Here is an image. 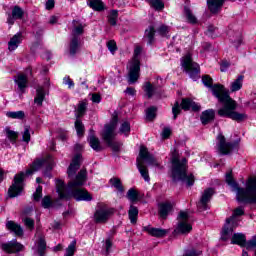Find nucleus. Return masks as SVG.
I'll use <instances>...</instances> for the list:
<instances>
[{
	"instance_id": "nucleus-32",
	"label": "nucleus",
	"mask_w": 256,
	"mask_h": 256,
	"mask_svg": "<svg viewBox=\"0 0 256 256\" xmlns=\"http://www.w3.org/2000/svg\"><path fill=\"white\" fill-rule=\"evenodd\" d=\"M171 209H173V206H171L170 203L161 204L159 208L160 217H162V219H167V215H169Z\"/></svg>"
},
{
	"instance_id": "nucleus-38",
	"label": "nucleus",
	"mask_w": 256,
	"mask_h": 256,
	"mask_svg": "<svg viewBox=\"0 0 256 256\" xmlns=\"http://www.w3.org/2000/svg\"><path fill=\"white\" fill-rule=\"evenodd\" d=\"M184 13L188 23H191L192 25H195L197 23V17H195V15L191 11V9H189V7L184 8Z\"/></svg>"
},
{
	"instance_id": "nucleus-10",
	"label": "nucleus",
	"mask_w": 256,
	"mask_h": 256,
	"mask_svg": "<svg viewBox=\"0 0 256 256\" xmlns=\"http://www.w3.org/2000/svg\"><path fill=\"white\" fill-rule=\"evenodd\" d=\"M117 123H119V116L117 115V112H114L112 114V120L109 124L104 126V130L102 132V139L105 141V143L113 141V139H115L117 136V133H115V129H117Z\"/></svg>"
},
{
	"instance_id": "nucleus-28",
	"label": "nucleus",
	"mask_w": 256,
	"mask_h": 256,
	"mask_svg": "<svg viewBox=\"0 0 256 256\" xmlns=\"http://www.w3.org/2000/svg\"><path fill=\"white\" fill-rule=\"evenodd\" d=\"M43 101H45V89L39 86L36 89V97L34 98V103L41 107V105H43Z\"/></svg>"
},
{
	"instance_id": "nucleus-17",
	"label": "nucleus",
	"mask_w": 256,
	"mask_h": 256,
	"mask_svg": "<svg viewBox=\"0 0 256 256\" xmlns=\"http://www.w3.org/2000/svg\"><path fill=\"white\" fill-rule=\"evenodd\" d=\"M2 249L6 253H19V251H23V244L14 239L8 243L2 244Z\"/></svg>"
},
{
	"instance_id": "nucleus-14",
	"label": "nucleus",
	"mask_w": 256,
	"mask_h": 256,
	"mask_svg": "<svg viewBox=\"0 0 256 256\" xmlns=\"http://www.w3.org/2000/svg\"><path fill=\"white\" fill-rule=\"evenodd\" d=\"M213 195H215V190H213V188L204 190L200 201L197 203V207L200 211H207V209H209V202L211 201Z\"/></svg>"
},
{
	"instance_id": "nucleus-30",
	"label": "nucleus",
	"mask_w": 256,
	"mask_h": 256,
	"mask_svg": "<svg viewBox=\"0 0 256 256\" xmlns=\"http://www.w3.org/2000/svg\"><path fill=\"white\" fill-rule=\"evenodd\" d=\"M144 39L147 40L148 45L155 43V27L150 26L145 30Z\"/></svg>"
},
{
	"instance_id": "nucleus-53",
	"label": "nucleus",
	"mask_w": 256,
	"mask_h": 256,
	"mask_svg": "<svg viewBox=\"0 0 256 256\" xmlns=\"http://www.w3.org/2000/svg\"><path fill=\"white\" fill-rule=\"evenodd\" d=\"M29 129V126H25L24 128L23 141H25V143H29L31 141V132L29 131Z\"/></svg>"
},
{
	"instance_id": "nucleus-59",
	"label": "nucleus",
	"mask_w": 256,
	"mask_h": 256,
	"mask_svg": "<svg viewBox=\"0 0 256 256\" xmlns=\"http://www.w3.org/2000/svg\"><path fill=\"white\" fill-rule=\"evenodd\" d=\"M64 85H68L69 89H72V87H75V83L69 76H66L63 78Z\"/></svg>"
},
{
	"instance_id": "nucleus-11",
	"label": "nucleus",
	"mask_w": 256,
	"mask_h": 256,
	"mask_svg": "<svg viewBox=\"0 0 256 256\" xmlns=\"http://www.w3.org/2000/svg\"><path fill=\"white\" fill-rule=\"evenodd\" d=\"M115 214V209L109 208L105 204H99L94 213V221L96 223H107Z\"/></svg>"
},
{
	"instance_id": "nucleus-61",
	"label": "nucleus",
	"mask_w": 256,
	"mask_h": 256,
	"mask_svg": "<svg viewBox=\"0 0 256 256\" xmlns=\"http://www.w3.org/2000/svg\"><path fill=\"white\" fill-rule=\"evenodd\" d=\"M230 66H231V64H230L229 62L224 61V62H222V64H221L220 71H221L222 73H225V71H227V69H229Z\"/></svg>"
},
{
	"instance_id": "nucleus-45",
	"label": "nucleus",
	"mask_w": 256,
	"mask_h": 256,
	"mask_svg": "<svg viewBox=\"0 0 256 256\" xmlns=\"http://www.w3.org/2000/svg\"><path fill=\"white\" fill-rule=\"evenodd\" d=\"M77 247V240H73L69 246L66 248V254L65 256H73L75 255V251H76V248Z\"/></svg>"
},
{
	"instance_id": "nucleus-18",
	"label": "nucleus",
	"mask_w": 256,
	"mask_h": 256,
	"mask_svg": "<svg viewBox=\"0 0 256 256\" xmlns=\"http://www.w3.org/2000/svg\"><path fill=\"white\" fill-rule=\"evenodd\" d=\"M51 163L50 158L47 159H38L33 162L30 166V169L26 170V175H33L35 171H39L44 165H49Z\"/></svg>"
},
{
	"instance_id": "nucleus-25",
	"label": "nucleus",
	"mask_w": 256,
	"mask_h": 256,
	"mask_svg": "<svg viewBox=\"0 0 256 256\" xmlns=\"http://www.w3.org/2000/svg\"><path fill=\"white\" fill-rule=\"evenodd\" d=\"M14 81L18 85V89L21 93H25V89H27V75L18 74Z\"/></svg>"
},
{
	"instance_id": "nucleus-22",
	"label": "nucleus",
	"mask_w": 256,
	"mask_h": 256,
	"mask_svg": "<svg viewBox=\"0 0 256 256\" xmlns=\"http://www.w3.org/2000/svg\"><path fill=\"white\" fill-rule=\"evenodd\" d=\"M247 238L245 237V234L243 233H236L232 236V244L233 245H239L240 247H246L247 249Z\"/></svg>"
},
{
	"instance_id": "nucleus-62",
	"label": "nucleus",
	"mask_w": 256,
	"mask_h": 256,
	"mask_svg": "<svg viewBox=\"0 0 256 256\" xmlns=\"http://www.w3.org/2000/svg\"><path fill=\"white\" fill-rule=\"evenodd\" d=\"M92 101L93 103H101V95L94 93L92 94Z\"/></svg>"
},
{
	"instance_id": "nucleus-46",
	"label": "nucleus",
	"mask_w": 256,
	"mask_h": 256,
	"mask_svg": "<svg viewBox=\"0 0 256 256\" xmlns=\"http://www.w3.org/2000/svg\"><path fill=\"white\" fill-rule=\"evenodd\" d=\"M5 131H6V136L9 139V141H11V143H15L17 141V137H19V133L15 132L9 128H6Z\"/></svg>"
},
{
	"instance_id": "nucleus-47",
	"label": "nucleus",
	"mask_w": 256,
	"mask_h": 256,
	"mask_svg": "<svg viewBox=\"0 0 256 256\" xmlns=\"http://www.w3.org/2000/svg\"><path fill=\"white\" fill-rule=\"evenodd\" d=\"M6 115L10 119H25V112L21 110L16 112H7Z\"/></svg>"
},
{
	"instance_id": "nucleus-50",
	"label": "nucleus",
	"mask_w": 256,
	"mask_h": 256,
	"mask_svg": "<svg viewBox=\"0 0 256 256\" xmlns=\"http://www.w3.org/2000/svg\"><path fill=\"white\" fill-rule=\"evenodd\" d=\"M131 131V124L129 122H123L120 126V133H123L124 135H129Z\"/></svg>"
},
{
	"instance_id": "nucleus-51",
	"label": "nucleus",
	"mask_w": 256,
	"mask_h": 256,
	"mask_svg": "<svg viewBox=\"0 0 256 256\" xmlns=\"http://www.w3.org/2000/svg\"><path fill=\"white\" fill-rule=\"evenodd\" d=\"M41 197H43V187L38 186L33 194L34 201H41Z\"/></svg>"
},
{
	"instance_id": "nucleus-27",
	"label": "nucleus",
	"mask_w": 256,
	"mask_h": 256,
	"mask_svg": "<svg viewBox=\"0 0 256 256\" xmlns=\"http://www.w3.org/2000/svg\"><path fill=\"white\" fill-rule=\"evenodd\" d=\"M193 227L188 222L180 221L178 222V226L176 228V233H181L182 235H187V233H191Z\"/></svg>"
},
{
	"instance_id": "nucleus-42",
	"label": "nucleus",
	"mask_w": 256,
	"mask_h": 256,
	"mask_svg": "<svg viewBox=\"0 0 256 256\" xmlns=\"http://www.w3.org/2000/svg\"><path fill=\"white\" fill-rule=\"evenodd\" d=\"M110 183L112 187H115V189H117V191H119L120 193H123L124 189H123V184L121 183V179L112 178L110 179Z\"/></svg>"
},
{
	"instance_id": "nucleus-3",
	"label": "nucleus",
	"mask_w": 256,
	"mask_h": 256,
	"mask_svg": "<svg viewBox=\"0 0 256 256\" xmlns=\"http://www.w3.org/2000/svg\"><path fill=\"white\" fill-rule=\"evenodd\" d=\"M226 183L236 191V199L240 203H256V178H249L246 183V189L239 187V184L233 180L231 172L226 174Z\"/></svg>"
},
{
	"instance_id": "nucleus-37",
	"label": "nucleus",
	"mask_w": 256,
	"mask_h": 256,
	"mask_svg": "<svg viewBox=\"0 0 256 256\" xmlns=\"http://www.w3.org/2000/svg\"><path fill=\"white\" fill-rule=\"evenodd\" d=\"M75 129L78 137H83V135H85V125L79 118L75 121Z\"/></svg>"
},
{
	"instance_id": "nucleus-41",
	"label": "nucleus",
	"mask_w": 256,
	"mask_h": 256,
	"mask_svg": "<svg viewBox=\"0 0 256 256\" xmlns=\"http://www.w3.org/2000/svg\"><path fill=\"white\" fill-rule=\"evenodd\" d=\"M113 247V238L109 237L105 240L103 255L108 256Z\"/></svg>"
},
{
	"instance_id": "nucleus-44",
	"label": "nucleus",
	"mask_w": 256,
	"mask_h": 256,
	"mask_svg": "<svg viewBox=\"0 0 256 256\" xmlns=\"http://www.w3.org/2000/svg\"><path fill=\"white\" fill-rule=\"evenodd\" d=\"M22 221H23L25 227L27 229H29V231H33L35 229V220H33L32 218H30V217H23Z\"/></svg>"
},
{
	"instance_id": "nucleus-55",
	"label": "nucleus",
	"mask_w": 256,
	"mask_h": 256,
	"mask_svg": "<svg viewBox=\"0 0 256 256\" xmlns=\"http://www.w3.org/2000/svg\"><path fill=\"white\" fill-rule=\"evenodd\" d=\"M236 37V38H235ZM230 41H232V43H234L236 46H239V44L241 43V41H243V38L241 36V33H236L235 36L230 38Z\"/></svg>"
},
{
	"instance_id": "nucleus-8",
	"label": "nucleus",
	"mask_w": 256,
	"mask_h": 256,
	"mask_svg": "<svg viewBox=\"0 0 256 256\" xmlns=\"http://www.w3.org/2000/svg\"><path fill=\"white\" fill-rule=\"evenodd\" d=\"M182 67L186 73H188L190 79L197 81L199 79V72L201 69L199 68V64L193 62V58H191V54H187L182 58Z\"/></svg>"
},
{
	"instance_id": "nucleus-19",
	"label": "nucleus",
	"mask_w": 256,
	"mask_h": 256,
	"mask_svg": "<svg viewBox=\"0 0 256 256\" xmlns=\"http://www.w3.org/2000/svg\"><path fill=\"white\" fill-rule=\"evenodd\" d=\"M80 167H81V154H77L72 159V163L68 168V176L73 177V175H75V173L79 171Z\"/></svg>"
},
{
	"instance_id": "nucleus-26",
	"label": "nucleus",
	"mask_w": 256,
	"mask_h": 256,
	"mask_svg": "<svg viewBox=\"0 0 256 256\" xmlns=\"http://www.w3.org/2000/svg\"><path fill=\"white\" fill-rule=\"evenodd\" d=\"M37 247V253L39 256L45 255V250L47 249V242L45 241V236H39L38 241L35 243Z\"/></svg>"
},
{
	"instance_id": "nucleus-56",
	"label": "nucleus",
	"mask_w": 256,
	"mask_h": 256,
	"mask_svg": "<svg viewBox=\"0 0 256 256\" xmlns=\"http://www.w3.org/2000/svg\"><path fill=\"white\" fill-rule=\"evenodd\" d=\"M187 219H189V213L181 211L178 216V223H181V221L187 223Z\"/></svg>"
},
{
	"instance_id": "nucleus-54",
	"label": "nucleus",
	"mask_w": 256,
	"mask_h": 256,
	"mask_svg": "<svg viewBox=\"0 0 256 256\" xmlns=\"http://www.w3.org/2000/svg\"><path fill=\"white\" fill-rule=\"evenodd\" d=\"M107 47L112 55H115V51H117V42H115V40H110L107 42Z\"/></svg>"
},
{
	"instance_id": "nucleus-48",
	"label": "nucleus",
	"mask_w": 256,
	"mask_h": 256,
	"mask_svg": "<svg viewBox=\"0 0 256 256\" xmlns=\"http://www.w3.org/2000/svg\"><path fill=\"white\" fill-rule=\"evenodd\" d=\"M119 17V12L117 10H112L110 12V15L108 16V21L110 23V25H117V19Z\"/></svg>"
},
{
	"instance_id": "nucleus-1",
	"label": "nucleus",
	"mask_w": 256,
	"mask_h": 256,
	"mask_svg": "<svg viewBox=\"0 0 256 256\" xmlns=\"http://www.w3.org/2000/svg\"><path fill=\"white\" fill-rule=\"evenodd\" d=\"M202 82L205 87H211L212 93L220 103H223L224 106L218 110V115L220 117H227L228 119H233V121H243L247 119L245 114H241L235 111L237 109V102L232 100L229 96V91L221 84L213 85V78H210L209 75L202 77Z\"/></svg>"
},
{
	"instance_id": "nucleus-9",
	"label": "nucleus",
	"mask_w": 256,
	"mask_h": 256,
	"mask_svg": "<svg viewBox=\"0 0 256 256\" xmlns=\"http://www.w3.org/2000/svg\"><path fill=\"white\" fill-rule=\"evenodd\" d=\"M181 109L184 111H189V109H192V111H199L201 106L190 98H183L181 104H179V102H175L174 106L172 107L173 119H177V115L181 114Z\"/></svg>"
},
{
	"instance_id": "nucleus-13",
	"label": "nucleus",
	"mask_w": 256,
	"mask_h": 256,
	"mask_svg": "<svg viewBox=\"0 0 256 256\" xmlns=\"http://www.w3.org/2000/svg\"><path fill=\"white\" fill-rule=\"evenodd\" d=\"M216 149L220 155H229L233 151L235 144L227 142L223 134H219L217 137Z\"/></svg>"
},
{
	"instance_id": "nucleus-35",
	"label": "nucleus",
	"mask_w": 256,
	"mask_h": 256,
	"mask_svg": "<svg viewBox=\"0 0 256 256\" xmlns=\"http://www.w3.org/2000/svg\"><path fill=\"white\" fill-rule=\"evenodd\" d=\"M85 111H87V102L82 101L78 104V107L76 109V119H80V117H83V115H85Z\"/></svg>"
},
{
	"instance_id": "nucleus-60",
	"label": "nucleus",
	"mask_w": 256,
	"mask_h": 256,
	"mask_svg": "<svg viewBox=\"0 0 256 256\" xmlns=\"http://www.w3.org/2000/svg\"><path fill=\"white\" fill-rule=\"evenodd\" d=\"M199 255H201V251H197L195 249H192V250L186 251L183 256H199Z\"/></svg>"
},
{
	"instance_id": "nucleus-16",
	"label": "nucleus",
	"mask_w": 256,
	"mask_h": 256,
	"mask_svg": "<svg viewBox=\"0 0 256 256\" xmlns=\"http://www.w3.org/2000/svg\"><path fill=\"white\" fill-rule=\"evenodd\" d=\"M142 231H145L151 237H156L158 239H163V237H167V233H169L167 229L155 228L151 226H144L142 228Z\"/></svg>"
},
{
	"instance_id": "nucleus-29",
	"label": "nucleus",
	"mask_w": 256,
	"mask_h": 256,
	"mask_svg": "<svg viewBox=\"0 0 256 256\" xmlns=\"http://www.w3.org/2000/svg\"><path fill=\"white\" fill-rule=\"evenodd\" d=\"M243 79H245V76L239 75L237 79H235L230 86V91L232 93H235L236 91H241V88L243 87Z\"/></svg>"
},
{
	"instance_id": "nucleus-24",
	"label": "nucleus",
	"mask_w": 256,
	"mask_h": 256,
	"mask_svg": "<svg viewBox=\"0 0 256 256\" xmlns=\"http://www.w3.org/2000/svg\"><path fill=\"white\" fill-rule=\"evenodd\" d=\"M88 141L90 143V147H92V149L94 151H101L102 150L101 142L99 141V138L95 137V131L90 130Z\"/></svg>"
},
{
	"instance_id": "nucleus-6",
	"label": "nucleus",
	"mask_w": 256,
	"mask_h": 256,
	"mask_svg": "<svg viewBox=\"0 0 256 256\" xmlns=\"http://www.w3.org/2000/svg\"><path fill=\"white\" fill-rule=\"evenodd\" d=\"M143 48L141 46H136L134 49V55L132 60H130L128 65V83L133 85V83H137L139 80V73L141 71V61L139 60V56Z\"/></svg>"
},
{
	"instance_id": "nucleus-39",
	"label": "nucleus",
	"mask_w": 256,
	"mask_h": 256,
	"mask_svg": "<svg viewBox=\"0 0 256 256\" xmlns=\"http://www.w3.org/2000/svg\"><path fill=\"white\" fill-rule=\"evenodd\" d=\"M89 7L94 9V11H103L105 5L101 0H89Z\"/></svg>"
},
{
	"instance_id": "nucleus-31",
	"label": "nucleus",
	"mask_w": 256,
	"mask_h": 256,
	"mask_svg": "<svg viewBox=\"0 0 256 256\" xmlns=\"http://www.w3.org/2000/svg\"><path fill=\"white\" fill-rule=\"evenodd\" d=\"M128 216L130 219V223L135 225V223H137V217H139V209H137V207L131 205L130 209L128 211Z\"/></svg>"
},
{
	"instance_id": "nucleus-34",
	"label": "nucleus",
	"mask_w": 256,
	"mask_h": 256,
	"mask_svg": "<svg viewBox=\"0 0 256 256\" xmlns=\"http://www.w3.org/2000/svg\"><path fill=\"white\" fill-rule=\"evenodd\" d=\"M79 51V37L73 36L70 42V55H75Z\"/></svg>"
},
{
	"instance_id": "nucleus-15",
	"label": "nucleus",
	"mask_w": 256,
	"mask_h": 256,
	"mask_svg": "<svg viewBox=\"0 0 256 256\" xmlns=\"http://www.w3.org/2000/svg\"><path fill=\"white\" fill-rule=\"evenodd\" d=\"M25 17V11L19 6H14L12 12L8 14L7 23L8 25H15V21L21 20Z\"/></svg>"
},
{
	"instance_id": "nucleus-5",
	"label": "nucleus",
	"mask_w": 256,
	"mask_h": 256,
	"mask_svg": "<svg viewBox=\"0 0 256 256\" xmlns=\"http://www.w3.org/2000/svg\"><path fill=\"white\" fill-rule=\"evenodd\" d=\"M143 161H148L149 165L158 167V169H163V167L161 166V164H159L157 159H155V157L151 155V153H149L147 147H140L139 156L136 159V165L144 181L149 183V181H151V178L149 177V169H147V166H145Z\"/></svg>"
},
{
	"instance_id": "nucleus-23",
	"label": "nucleus",
	"mask_w": 256,
	"mask_h": 256,
	"mask_svg": "<svg viewBox=\"0 0 256 256\" xmlns=\"http://www.w3.org/2000/svg\"><path fill=\"white\" fill-rule=\"evenodd\" d=\"M6 227L9 231H12L16 235V237H23V228L21 225L13 222V221H8L6 223Z\"/></svg>"
},
{
	"instance_id": "nucleus-64",
	"label": "nucleus",
	"mask_w": 256,
	"mask_h": 256,
	"mask_svg": "<svg viewBox=\"0 0 256 256\" xmlns=\"http://www.w3.org/2000/svg\"><path fill=\"white\" fill-rule=\"evenodd\" d=\"M125 93H127V95H131L132 97H134V95L137 93V91L133 87H128L125 90Z\"/></svg>"
},
{
	"instance_id": "nucleus-52",
	"label": "nucleus",
	"mask_w": 256,
	"mask_h": 256,
	"mask_svg": "<svg viewBox=\"0 0 256 256\" xmlns=\"http://www.w3.org/2000/svg\"><path fill=\"white\" fill-rule=\"evenodd\" d=\"M51 205H53V201H51V196H44V198L42 199V207H44V209H49Z\"/></svg>"
},
{
	"instance_id": "nucleus-2",
	"label": "nucleus",
	"mask_w": 256,
	"mask_h": 256,
	"mask_svg": "<svg viewBox=\"0 0 256 256\" xmlns=\"http://www.w3.org/2000/svg\"><path fill=\"white\" fill-rule=\"evenodd\" d=\"M87 177L86 170H80L76 176V181L68 183V187L65 186V182L61 179L56 180V191L59 195V199H71L74 197L76 201H91L93 197L86 190L80 189L81 185L85 183Z\"/></svg>"
},
{
	"instance_id": "nucleus-4",
	"label": "nucleus",
	"mask_w": 256,
	"mask_h": 256,
	"mask_svg": "<svg viewBox=\"0 0 256 256\" xmlns=\"http://www.w3.org/2000/svg\"><path fill=\"white\" fill-rule=\"evenodd\" d=\"M171 173L172 179L175 183L181 181L186 183L188 187H191L195 183V179L192 174H187V158H180L177 149L171 152Z\"/></svg>"
},
{
	"instance_id": "nucleus-43",
	"label": "nucleus",
	"mask_w": 256,
	"mask_h": 256,
	"mask_svg": "<svg viewBox=\"0 0 256 256\" xmlns=\"http://www.w3.org/2000/svg\"><path fill=\"white\" fill-rule=\"evenodd\" d=\"M155 117H157V108L152 106L146 110V119L147 121H153Z\"/></svg>"
},
{
	"instance_id": "nucleus-57",
	"label": "nucleus",
	"mask_w": 256,
	"mask_h": 256,
	"mask_svg": "<svg viewBox=\"0 0 256 256\" xmlns=\"http://www.w3.org/2000/svg\"><path fill=\"white\" fill-rule=\"evenodd\" d=\"M83 25H78V26H75L72 33H73V37H77V35H83Z\"/></svg>"
},
{
	"instance_id": "nucleus-40",
	"label": "nucleus",
	"mask_w": 256,
	"mask_h": 256,
	"mask_svg": "<svg viewBox=\"0 0 256 256\" xmlns=\"http://www.w3.org/2000/svg\"><path fill=\"white\" fill-rule=\"evenodd\" d=\"M127 198L129 201H131V203H137V201H139V192H137V190L134 188L129 189L127 192Z\"/></svg>"
},
{
	"instance_id": "nucleus-36",
	"label": "nucleus",
	"mask_w": 256,
	"mask_h": 256,
	"mask_svg": "<svg viewBox=\"0 0 256 256\" xmlns=\"http://www.w3.org/2000/svg\"><path fill=\"white\" fill-rule=\"evenodd\" d=\"M144 91L148 97V99H151L153 95H155V92L157 91V88L151 84V82H146L144 84Z\"/></svg>"
},
{
	"instance_id": "nucleus-21",
	"label": "nucleus",
	"mask_w": 256,
	"mask_h": 256,
	"mask_svg": "<svg viewBox=\"0 0 256 256\" xmlns=\"http://www.w3.org/2000/svg\"><path fill=\"white\" fill-rule=\"evenodd\" d=\"M22 41H23V34L21 32H18L8 42L9 51H15V49H17V47L21 45Z\"/></svg>"
},
{
	"instance_id": "nucleus-12",
	"label": "nucleus",
	"mask_w": 256,
	"mask_h": 256,
	"mask_svg": "<svg viewBox=\"0 0 256 256\" xmlns=\"http://www.w3.org/2000/svg\"><path fill=\"white\" fill-rule=\"evenodd\" d=\"M23 181H25V172H20L15 175L14 183L8 189V195L12 199L21 195V191H23Z\"/></svg>"
},
{
	"instance_id": "nucleus-58",
	"label": "nucleus",
	"mask_w": 256,
	"mask_h": 256,
	"mask_svg": "<svg viewBox=\"0 0 256 256\" xmlns=\"http://www.w3.org/2000/svg\"><path fill=\"white\" fill-rule=\"evenodd\" d=\"M159 35H161L162 37H165V35H167V33H169V27L165 26V25H161L158 29H157Z\"/></svg>"
},
{
	"instance_id": "nucleus-49",
	"label": "nucleus",
	"mask_w": 256,
	"mask_h": 256,
	"mask_svg": "<svg viewBox=\"0 0 256 256\" xmlns=\"http://www.w3.org/2000/svg\"><path fill=\"white\" fill-rule=\"evenodd\" d=\"M108 147L112 148V151L118 152L121 149V145H123L121 142L115 141V139L110 140L109 142H106Z\"/></svg>"
},
{
	"instance_id": "nucleus-20",
	"label": "nucleus",
	"mask_w": 256,
	"mask_h": 256,
	"mask_svg": "<svg viewBox=\"0 0 256 256\" xmlns=\"http://www.w3.org/2000/svg\"><path fill=\"white\" fill-rule=\"evenodd\" d=\"M200 121L202 125H209V123H212V121H215V110L209 109L202 112L200 116Z\"/></svg>"
},
{
	"instance_id": "nucleus-7",
	"label": "nucleus",
	"mask_w": 256,
	"mask_h": 256,
	"mask_svg": "<svg viewBox=\"0 0 256 256\" xmlns=\"http://www.w3.org/2000/svg\"><path fill=\"white\" fill-rule=\"evenodd\" d=\"M241 215H245V210L243 207H238L233 211V214L230 218L226 219L224 227L221 232V240L229 241L231 239V235H233V229L237 227V217H241Z\"/></svg>"
},
{
	"instance_id": "nucleus-63",
	"label": "nucleus",
	"mask_w": 256,
	"mask_h": 256,
	"mask_svg": "<svg viewBox=\"0 0 256 256\" xmlns=\"http://www.w3.org/2000/svg\"><path fill=\"white\" fill-rule=\"evenodd\" d=\"M33 211V208L32 207H28V208H25L23 211H22V218L23 217H28V215H31V212Z\"/></svg>"
},
{
	"instance_id": "nucleus-33",
	"label": "nucleus",
	"mask_w": 256,
	"mask_h": 256,
	"mask_svg": "<svg viewBox=\"0 0 256 256\" xmlns=\"http://www.w3.org/2000/svg\"><path fill=\"white\" fill-rule=\"evenodd\" d=\"M146 1L147 3H149L152 9H155V11H163V9H165V3H163V0H146Z\"/></svg>"
}]
</instances>
